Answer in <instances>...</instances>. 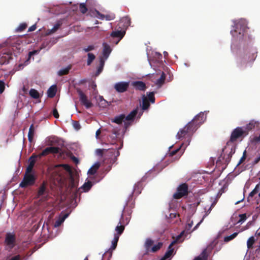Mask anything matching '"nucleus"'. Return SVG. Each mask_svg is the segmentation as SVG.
Listing matches in <instances>:
<instances>
[{
    "label": "nucleus",
    "mask_w": 260,
    "mask_h": 260,
    "mask_svg": "<svg viewBox=\"0 0 260 260\" xmlns=\"http://www.w3.org/2000/svg\"><path fill=\"white\" fill-rule=\"evenodd\" d=\"M196 131V127L192 125L191 123H188L183 128L180 129L177 133V137L179 139L183 138L187 139V141L184 143V148L189 145L191 137L192 134Z\"/></svg>",
    "instance_id": "obj_1"
},
{
    "label": "nucleus",
    "mask_w": 260,
    "mask_h": 260,
    "mask_svg": "<svg viewBox=\"0 0 260 260\" xmlns=\"http://www.w3.org/2000/svg\"><path fill=\"white\" fill-rule=\"evenodd\" d=\"M247 29L246 22L240 20L235 24V29L231 30V32L234 37L241 38L244 35Z\"/></svg>",
    "instance_id": "obj_2"
},
{
    "label": "nucleus",
    "mask_w": 260,
    "mask_h": 260,
    "mask_svg": "<svg viewBox=\"0 0 260 260\" xmlns=\"http://www.w3.org/2000/svg\"><path fill=\"white\" fill-rule=\"evenodd\" d=\"M247 136V133L242 126L235 128L231 133L230 141L234 142L238 140H242Z\"/></svg>",
    "instance_id": "obj_3"
},
{
    "label": "nucleus",
    "mask_w": 260,
    "mask_h": 260,
    "mask_svg": "<svg viewBox=\"0 0 260 260\" xmlns=\"http://www.w3.org/2000/svg\"><path fill=\"white\" fill-rule=\"evenodd\" d=\"M36 176L31 173L25 172L22 181L19 184V187L25 188L28 186L33 185L36 181Z\"/></svg>",
    "instance_id": "obj_4"
},
{
    "label": "nucleus",
    "mask_w": 260,
    "mask_h": 260,
    "mask_svg": "<svg viewBox=\"0 0 260 260\" xmlns=\"http://www.w3.org/2000/svg\"><path fill=\"white\" fill-rule=\"evenodd\" d=\"M185 233V231H182L179 235H178L176 237V239L173 241L169 245L168 247V249L165 254L164 256L160 259V260H166V259L169 258L173 254L174 251V248H172V246L177 242H180L181 238L184 236Z\"/></svg>",
    "instance_id": "obj_5"
},
{
    "label": "nucleus",
    "mask_w": 260,
    "mask_h": 260,
    "mask_svg": "<svg viewBox=\"0 0 260 260\" xmlns=\"http://www.w3.org/2000/svg\"><path fill=\"white\" fill-rule=\"evenodd\" d=\"M188 193V185L186 183H183L178 186L177 191L173 194V198L175 199H180L184 196H187Z\"/></svg>",
    "instance_id": "obj_6"
},
{
    "label": "nucleus",
    "mask_w": 260,
    "mask_h": 260,
    "mask_svg": "<svg viewBox=\"0 0 260 260\" xmlns=\"http://www.w3.org/2000/svg\"><path fill=\"white\" fill-rule=\"evenodd\" d=\"M16 238L14 234L7 233L5 239V244L7 249H12L16 245Z\"/></svg>",
    "instance_id": "obj_7"
},
{
    "label": "nucleus",
    "mask_w": 260,
    "mask_h": 260,
    "mask_svg": "<svg viewBox=\"0 0 260 260\" xmlns=\"http://www.w3.org/2000/svg\"><path fill=\"white\" fill-rule=\"evenodd\" d=\"M77 92L79 96L80 101L82 105H84L86 109H89L92 107V103L88 100L87 96L80 89H77Z\"/></svg>",
    "instance_id": "obj_8"
},
{
    "label": "nucleus",
    "mask_w": 260,
    "mask_h": 260,
    "mask_svg": "<svg viewBox=\"0 0 260 260\" xmlns=\"http://www.w3.org/2000/svg\"><path fill=\"white\" fill-rule=\"evenodd\" d=\"M206 117L204 113L201 112L197 115L189 123H191L192 125L196 127V130L204 122Z\"/></svg>",
    "instance_id": "obj_9"
},
{
    "label": "nucleus",
    "mask_w": 260,
    "mask_h": 260,
    "mask_svg": "<svg viewBox=\"0 0 260 260\" xmlns=\"http://www.w3.org/2000/svg\"><path fill=\"white\" fill-rule=\"evenodd\" d=\"M47 183L46 181H44L38 188V190L37 193V198H40L41 197L46 195V196L44 197V200H47L48 190L47 188Z\"/></svg>",
    "instance_id": "obj_10"
},
{
    "label": "nucleus",
    "mask_w": 260,
    "mask_h": 260,
    "mask_svg": "<svg viewBox=\"0 0 260 260\" xmlns=\"http://www.w3.org/2000/svg\"><path fill=\"white\" fill-rule=\"evenodd\" d=\"M60 149L57 147H49L45 148L41 153L36 155L37 157L41 158L49 154H57L59 152Z\"/></svg>",
    "instance_id": "obj_11"
},
{
    "label": "nucleus",
    "mask_w": 260,
    "mask_h": 260,
    "mask_svg": "<svg viewBox=\"0 0 260 260\" xmlns=\"http://www.w3.org/2000/svg\"><path fill=\"white\" fill-rule=\"evenodd\" d=\"M129 87V82H119L115 83L114 85V89L116 91L119 93H123L127 91Z\"/></svg>",
    "instance_id": "obj_12"
},
{
    "label": "nucleus",
    "mask_w": 260,
    "mask_h": 260,
    "mask_svg": "<svg viewBox=\"0 0 260 260\" xmlns=\"http://www.w3.org/2000/svg\"><path fill=\"white\" fill-rule=\"evenodd\" d=\"M12 54L11 53H4L0 55V66L8 64L10 60L12 59Z\"/></svg>",
    "instance_id": "obj_13"
},
{
    "label": "nucleus",
    "mask_w": 260,
    "mask_h": 260,
    "mask_svg": "<svg viewBox=\"0 0 260 260\" xmlns=\"http://www.w3.org/2000/svg\"><path fill=\"white\" fill-rule=\"evenodd\" d=\"M184 144V143H182L179 148L172 151L169 154L170 156H173L176 155V158L178 159L185 150L184 149L185 146Z\"/></svg>",
    "instance_id": "obj_14"
},
{
    "label": "nucleus",
    "mask_w": 260,
    "mask_h": 260,
    "mask_svg": "<svg viewBox=\"0 0 260 260\" xmlns=\"http://www.w3.org/2000/svg\"><path fill=\"white\" fill-rule=\"evenodd\" d=\"M132 85L136 90H138L140 91H145L146 89V84L143 81H134L132 83Z\"/></svg>",
    "instance_id": "obj_15"
},
{
    "label": "nucleus",
    "mask_w": 260,
    "mask_h": 260,
    "mask_svg": "<svg viewBox=\"0 0 260 260\" xmlns=\"http://www.w3.org/2000/svg\"><path fill=\"white\" fill-rule=\"evenodd\" d=\"M103 50L102 52V57L108 58L112 51V49L109 44L106 43H103Z\"/></svg>",
    "instance_id": "obj_16"
},
{
    "label": "nucleus",
    "mask_w": 260,
    "mask_h": 260,
    "mask_svg": "<svg viewBox=\"0 0 260 260\" xmlns=\"http://www.w3.org/2000/svg\"><path fill=\"white\" fill-rule=\"evenodd\" d=\"M36 155L33 154L29 158V163L28 166H27L26 172L27 173H31L32 171L33 168L36 163V158H37Z\"/></svg>",
    "instance_id": "obj_17"
},
{
    "label": "nucleus",
    "mask_w": 260,
    "mask_h": 260,
    "mask_svg": "<svg viewBox=\"0 0 260 260\" xmlns=\"http://www.w3.org/2000/svg\"><path fill=\"white\" fill-rule=\"evenodd\" d=\"M226 149H227L226 147H225L223 149V150H222L223 151V153L221 154V156L220 157V158L222 157L223 159H224L225 163L228 164L230 161L231 158V157L232 156V155L234 153V152H233L232 149H231L230 151L228 153L225 154L224 153V151Z\"/></svg>",
    "instance_id": "obj_18"
},
{
    "label": "nucleus",
    "mask_w": 260,
    "mask_h": 260,
    "mask_svg": "<svg viewBox=\"0 0 260 260\" xmlns=\"http://www.w3.org/2000/svg\"><path fill=\"white\" fill-rule=\"evenodd\" d=\"M154 244V241L150 239L147 238L144 245V247L145 249L146 252L144 254H148L149 252H151V249Z\"/></svg>",
    "instance_id": "obj_19"
},
{
    "label": "nucleus",
    "mask_w": 260,
    "mask_h": 260,
    "mask_svg": "<svg viewBox=\"0 0 260 260\" xmlns=\"http://www.w3.org/2000/svg\"><path fill=\"white\" fill-rule=\"evenodd\" d=\"M125 213H126V210L124 209L123 211L122 214H121V218L120 219L119 224H123L125 225V224H127L128 223V222L130 220V218H131V217H130L131 213H128V215L126 216L125 217V218H124V216H125Z\"/></svg>",
    "instance_id": "obj_20"
},
{
    "label": "nucleus",
    "mask_w": 260,
    "mask_h": 260,
    "mask_svg": "<svg viewBox=\"0 0 260 260\" xmlns=\"http://www.w3.org/2000/svg\"><path fill=\"white\" fill-rule=\"evenodd\" d=\"M119 238V237L118 236V235L114 236V238L112 241V245H111V247L109 248L108 251H107V252H109L110 256H112V251L113 250H114L117 246V242L118 241Z\"/></svg>",
    "instance_id": "obj_21"
},
{
    "label": "nucleus",
    "mask_w": 260,
    "mask_h": 260,
    "mask_svg": "<svg viewBox=\"0 0 260 260\" xmlns=\"http://www.w3.org/2000/svg\"><path fill=\"white\" fill-rule=\"evenodd\" d=\"M57 91L56 85L50 86L47 90V95L49 98H52L55 96Z\"/></svg>",
    "instance_id": "obj_22"
},
{
    "label": "nucleus",
    "mask_w": 260,
    "mask_h": 260,
    "mask_svg": "<svg viewBox=\"0 0 260 260\" xmlns=\"http://www.w3.org/2000/svg\"><path fill=\"white\" fill-rule=\"evenodd\" d=\"M256 122L254 120H251L249 123L247 124L245 126H242L245 131H246L247 133V135L249 134V131L252 130L255 127V124Z\"/></svg>",
    "instance_id": "obj_23"
},
{
    "label": "nucleus",
    "mask_w": 260,
    "mask_h": 260,
    "mask_svg": "<svg viewBox=\"0 0 260 260\" xmlns=\"http://www.w3.org/2000/svg\"><path fill=\"white\" fill-rule=\"evenodd\" d=\"M97 14L99 16V17L101 19H104L105 18L107 20H112L115 18L114 14H108V15H103L101 14L99 11H96Z\"/></svg>",
    "instance_id": "obj_24"
},
{
    "label": "nucleus",
    "mask_w": 260,
    "mask_h": 260,
    "mask_svg": "<svg viewBox=\"0 0 260 260\" xmlns=\"http://www.w3.org/2000/svg\"><path fill=\"white\" fill-rule=\"evenodd\" d=\"M125 31L121 30H117L112 31L111 34V36L113 38H118L121 40L124 36Z\"/></svg>",
    "instance_id": "obj_25"
},
{
    "label": "nucleus",
    "mask_w": 260,
    "mask_h": 260,
    "mask_svg": "<svg viewBox=\"0 0 260 260\" xmlns=\"http://www.w3.org/2000/svg\"><path fill=\"white\" fill-rule=\"evenodd\" d=\"M125 116L124 114H122L118 116L115 117L113 120H112V122H115L118 124H120L122 123L123 121L125 120Z\"/></svg>",
    "instance_id": "obj_26"
},
{
    "label": "nucleus",
    "mask_w": 260,
    "mask_h": 260,
    "mask_svg": "<svg viewBox=\"0 0 260 260\" xmlns=\"http://www.w3.org/2000/svg\"><path fill=\"white\" fill-rule=\"evenodd\" d=\"M100 167V162H96L92 167L88 171V174L89 175H94L97 172Z\"/></svg>",
    "instance_id": "obj_27"
},
{
    "label": "nucleus",
    "mask_w": 260,
    "mask_h": 260,
    "mask_svg": "<svg viewBox=\"0 0 260 260\" xmlns=\"http://www.w3.org/2000/svg\"><path fill=\"white\" fill-rule=\"evenodd\" d=\"M35 134V128L33 124H31L29 128L28 133V140L29 142L31 143L34 139Z\"/></svg>",
    "instance_id": "obj_28"
},
{
    "label": "nucleus",
    "mask_w": 260,
    "mask_h": 260,
    "mask_svg": "<svg viewBox=\"0 0 260 260\" xmlns=\"http://www.w3.org/2000/svg\"><path fill=\"white\" fill-rule=\"evenodd\" d=\"M137 113H138L137 109L133 110L126 116H125V120H127V121L134 120V119L135 118Z\"/></svg>",
    "instance_id": "obj_29"
},
{
    "label": "nucleus",
    "mask_w": 260,
    "mask_h": 260,
    "mask_svg": "<svg viewBox=\"0 0 260 260\" xmlns=\"http://www.w3.org/2000/svg\"><path fill=\"white\" fill-rule=\"evenodd\" d=\"M93 185V183L90 181L85 182L82 186L81 188L83 189L84 191H88Z\"/></svg>",
    "instance_id": "obj_30"
},
{
    "label": "nucleus",
    "mask_w": 260,
    "mask_h": 260,
    "mask_svg": "<svg viewBox=\"0 0 260 260\" xmlns=\"http://www.w3.org/2000/svg\"><path fill=\"white\" fill-rule=\"evenodd\" d=\"M124 230V225L123 224H119L115 228V231L116 232V234H115L114 235H118L119 237V236L122 234Z\"/></svg>",
    "instance_id": "obj_31"
},
{
    "label": "nucleus",
    "mask_w": 260,
    "mask_h": 260,
    "mask_svg": "<svg viewBox=\"0 0 260 260\" xmlns=\"http://www.w3.org/2000/svg\"><path fill=\"white\" fill-rule=\"evenodd\" d=\"M150 107L149 101L144 95L142 98V109L145 110L148 109Z\"/></svg>",
    "instance_id": "obj_32"
},
{
    "label": "nucleus",
    "mask_w": 260,
    "mask_h": 260,
    "mask_svg": "<svg viewBox=\"0 0 260 260\" xmlns=\"http://www.w3.org/2000/svg\"><path fill=\"white\" fill-rule=\"evenodd\" d=\"M29 94L30 96L34 99H38L40 98V95L39 92L37 90L33 88L29 90Z\"/></svg>",
    "instance_id": "obj_33"
},
{
    "label": "nucleus",
    "mask_w": 260,
    "mask_h": 260,
    "mask_svg": "<svg viewBox=\"0 0 260 260\" xmlns=\"http://www.w3.org/2000/svg\"><path fill=\"white\" fill-rule=\"evenodd\" d=\"M166 79V74L164 72H162L160 77L156 80V84L161 86L165 82Z\"/></svg>",
    "instance_id": "obj_34"
},
{
    "label": "nucleus",
    "mask_w": 260,
    "mask_h": 260,
    "mask_svg": "<svg viewBox=\"0 0 260 260\" xmlns=\"http://www.w3.org/2000/svg\"><path fill=\"white\" fill-rule=\"evenodd\" d=\"M207 253L206 249H205L202 252L201 256L196 257L193 260H207Z\"/></svg>",
    "instance_id": "obj_35"
},
{
    "label": "nucleus",
    "mask_w": 260,
    "mask_h": 260,
    "mask_svg": "<svg viewBox=\"0 0 260 260\" xmlns=\"http://www.w3.org/2000/svg\"><path fill=\"white\" fill-rule=\"evenodd\" d=\"M71 66H70L67 67L66 68L62 69L58 71V75L60 76L67 75L69 73V71L71 70Z\"/></svg>",
    "instance_id": "obj_36"
},
{
    "label": "nucleus",
    "mask_w": 260,
    "mask_h": 260,
    "mask_svg": "<svg viewBox=\"0 0 260 260\" xmlns=\"http://www.w3.org/2000/svg\"><path fill=\"white\" fill-rule=\"evenodd\" d=\"M68 215L67 214H65L63 217H61L59 218L58 219H57L56 221H55L54 223V226L55 227H58L64 221V219L67 217Z\"/></svg>",
    "instance_id": "obj_37"
},
{
    "label": "nucleus",
    "mask_w": 260,
    "mask_h": 260,
    "mask_svg": "<svg viewBox=\"0 0 260 260\" xmlns=\"http://www.w3.org/2000/svg\"><path fill=\"white\" fill-rule=\"evenodd\" d=\"M88 59L87 60V65L90 66L92 62L94 60L95 56L92 53H88Z\"/></svg>",
    "instance_id": "obj_38"
},
{
    "label": "nucleus",
    "mask_w": 260,
    "mask_h": 260,
    "mask_svg": "<svg viewBox=\"0 0 260 260\" xmlns=\"http://www.w3.org/2000/svg\"><path fill=\"white\" fill-rule=\"evenodd\" d=\"M162 246V243L158 242L157 244L153 246L151 249V252H156L159 250Z\"/></svg>",
    "instance_id": "obj_39"
},
{
    "label": "nucleus",
    "mask_w": 260,
    "mask_h": 260,
    "mask_svg": "<svg viewBox=\"0 0 260 260\" xmlns=\"http://www.w3.org/2000/svg\"><path fill=\"white\" fill-rule=\"evenodd\" d=\"M62 23L60 22H58L57 23H56L53 28L49 30V32H48V34H51L54 32H55L61 26Z\"/></svg>",
    "instance_id": "obj_40"
},
{
    "label": "nucleus",
    "mask_w": 260,
    "mask_h": 260,
    "mask_svg": "<svg viewBox=\"0 0 260 260\" xmlns=\"http://www.w3.org/2000/svg\"><path fill=\"white\" fill-rule=\"evenodd\" d=\"M256 56V52H253L251 54L248 55V58L247 55H246V56L245 57H244V58L247 59V61H253L255 60Z\"/></svg>",
    "instance_id": "obj_41"
},
{
    "label": "nucleus",
    "mask_w": 260,
    "mask_h": 260,
    "mask_svg": "<svg viewBox=\"0 0 260 260\" xmlns=\"http://www.w3.org/2000/svg\"><path fill=\"white\" fill-rule=\"evenodd\" d=\"M254 242H255V239H254V237H253V236L250 237L248 239L247 242V246L248 249H250V248H252V246H253V244L254 243Z\"/></svg>",
    "instance_id": "obj_42"
},
{
    "label": "nucleus",
    "mask_w": 260,
    "mask_h": 260,
    "mask_svg": "<svg viewBox=\"0 0 260 260\" xmlns=\"http://www.w3.org/2000/svg\"><path fill=\"white\" fill-rule=\"evenodd\" d=\"M238 235V233H234L231 235L226 236L224 238V241L225 242H228L231 240L234 239Z\"/></svg>",
    "instance_id": "obj_43"
},
{
    "label": "nucleus",
    "mask_w": 260,
    "mask_h": 260,
    "mask_svg": "<svg viewBox=\"0 0 260 260\" xmlns=\"http://www.w3.org/2000/svg\"><path fill=\"white\" fill-rule=\"evenodd\" d=\"M148 101L151 103L155 102V97L154 92H150L148 94Z\"/></svg>",
    "instance_id": "obj_44"
},
{
    "label": "nucleus",
    "mask_w": 260,
    "mask_h": 260,
    "mask_svg": "<svg viewBox=\"0 0 260 260\" xmlns=\"http://www.w3.org/2000/svg\"><path fill=\"white\" fill-rule=\"evenodd\" d=\"M79 9L80 12L83 14H85L87 11L86 6L84 3L80 4L79 6Z\"/></svg>",
    "instance_id": "obj_45"
},
{
    "label": "nucleus",
    "mask_w": 260,
    "mask_h": 260,
    "mask_svg": "<svg viewBox=\"0 0 260 260\" xmlns=\"http://www.w3.org/2000/svg\"><path fill=\"white\" fill-rule=\"evenodd\" d=\"M27 24L26 23H21L17 28L16 30L18 32H21L26 29Z\"/></svg>",
    "instance_id": "obj_46"
},
{
    "label": "nucleus",
    "mask_w": 260,
    "mask_h": 260,
    "mask_svg": "<svg viewBox=\"0 0 260 260\" xmlns=\"http://www.w3.org/2000/svg\"><path fill=\"white\" fill-rule=\"evenodd\" d=\"M240 219L238 220V223H243L244 221H245L247 218L246 214H242L239 215Z\"/></svg>",
    "instance_id": "obj_47"
},
{
    "label": "nucleus",
    "mask_w": 260,
    "mask_h": 260,
    "mask_svg": "<svg viewBox=\"0 0 260 260\" xmlns=\"http://www.w3.org/2000/svg\"><path fill=\"white\" fill-rule=\"evenodd\" d=\"M246 158V151L245 150L243 152V155L241 157V158H240V159L238 164V165H240V164L243 163L245 161Z\"/></svg>",
    "instance_id": "obj_48"
},
{
    "label": "nucleus",
    "mask_w": 260,
    "mask_h": 260,
    "mask_svg": "<svg viewBox=\"0 0 260 260\" xmlns=\"http://www.w3.org/2000/svg\"><path fill=\"white\" fill-rule=\"evenodd\" d=\"M5 83L2 81L0 80V94H2L5 90Z\"/></svg>",
    "instance_id": "obj_49"
},
{
    "label": "nucleus",
    "mask_w": 260,
    "mask_h": 260,
    "mask_svg": "<svg viewBox=\"0 0 260 260\" xmlns=\"http://www.w3.org/2000/svg\"><path fill=\"white\" fill-rule=\"evenodd\" d=\"M73 125L74 127L77 130H78L81 128V126H80L79 122L77 121H73Z\"/></svg>",
    "instance_id": "obj_50"
},
{
    "label": "nucleus",
    "mask_w": 260,
    "mask_h": 260,
    "mask_svg": "<svg viewBox=\"0 0 260 260\" xmlns=\"http://www.w3.org/2000/svg\"><path fill=\"white\" fill-rule=\"evenodd\" d=\"M107 59V58H104V57H102V56H100V64H99V66L104 67V65H105V61Z\"/></svg>",
    "instance_id": "obj_51"
},
{
    "label": "nucleus",
    "mask_w": 260,
    "mask_h": 260,
    "mask_svg": "<svg viewBox=\"0 0 260 260\" xmlns=\"http://www.w3.org/2000/svg\"><path fill=\"white\" fill-rule=\"evenodd\" d=\"M94 49V46L93 45H89L86 48H83V50L85 52H89Z\"/></svg>",
    "instance_id": "obj_52"
},
{
    "label": "nucleus",
    "mask_w": 260,
    "mask_h": 260,
    "mask_svg": "<svg viewBox=\"0 0 260 260\" xmlns=\"http://www.w3.org/2000/svg\"><path fill=\"white\" fill-rule=\"evenodd\" d=\"M70 187L71 188V189L74 188L75 187H76V185H75V182H74V179L73 177L71 178V182H70Z\"/></svg>",
    "instance_id": "obj_53"
},
{
    "label": "nucleus",
    "mask_w": 260,
    "mask_h": 260,
    "mask_svg": "<svg viewBox=\"0 0 260 260\" xmlns=\"http://www.w3.org/2000/svg\"><path fill=\"white\" fill-rule=\"evenodd\" d=\"M103 68H104V67L99 66L98 67L97 71L96 72L95 75L99 76L101 73V72L103 71Z\"/></svg>",
    "instance_id": "obj_54"
},
{
    "label": "nucleus",
    "mask_w": 260,
    "mask_h": 260,
    "mask_svg": "<svg viewBox=\"0 0 260 260\" xmlns=\"http://www.w3.org/2000/svg\"><path fill=\"white\" fill-rule=\"evenodd\" d=\"M53 116L56 118H58L59 116V114L58 113V111L56 109L54 108L53 110Z\"/></svg>",
    "instance_id": "obj_55"
},
{
    "label": "nucleus",
    "mask_w": 260,
    "mask_h": 260,
    "mask_svg": "<svg viewBox=\"0 0 260 260\" xmlns=\"http://www.w3.org/2000/svg\"><path fill=\"white\" fill-rule=\"evenodd\" d=\"M80 188L78 189H76L75 191L73 192L72 197L74 199H76L78 196V194L79 193Z\"/></svg>",
    "instance_id": "obj_56"
},
{
    "label": "nucleus",
    "mask_w": 260,
    "mask_h": 260,
    "mask_svg": "<svg viewBox=\"0 0 260 260\" xmlns=\"http://www.w3.org/2000/svg\"><path fill=\"white\" fill-rule=\"evenodd\" d=\"M122 22H123V21H125V22H126V24L125 25V26H127L128 25H129V23H130V20L128 19L127 17H124V18H123L121 20Z\"/></svg>",
    "instance_id": "obj_57"
},
{
    "label": "nucleus",
    "mask_w": 260,
    "mask_h": 260,
    "mask_svg": "<svg viewBox=\"0 0 260 260\" xmlns=\"http://www.w3.org/2000/svg\"><path fill=\"white\" fill-rule=\"evenodd\" d=\"M62 167L67 171H71V167L68 164H63L61 165Z\"/></svg>",
    "instance_id": "obj_58"
},
{
    "label": "nucleus",
    "mask_w": 260,
    "mask_h": 260,
    "mask_svg": "<svg viewBox=\"0 0 260 260\" xmlns=\"http://www.w3.org/2000/svg\"><path fill=\"white\" fill-rule=\"evenodd\" d=\"M9 260H21V256L20 255H17L12 257Z\"/></svg>",
    "instance_id": "obj_59"
},
{
    "label": "nucleus",
    "mask_w": 260,
    "mask_h": 260,
    "mask_svg": "<svg viewBox=\"0 0 260 260\" xmlns=\"http://www.w3.org/2000/svg\"><path fill=\"white\" fill-rule=\"evenodd\" d=\"M36 29V25H33L31 26L28 28V32L32 31L35 30Z\"/></svg>",
    "instance_id": "obj_60"
},
{
    "label": "nucleus",
    "mask_w": 260,
    "mask_h": 260,
    "mask_svg": "<svg viewBox=\"0 0 260 260\" xmlns=\"http://www.w3.org/2000/svg\"><path fill=\"white\" fill-rule=\"evenodd\" d=\"M37 50H33L32 51H30L29 53H28V56L30 58L32 55L36 54L37 53Z\"/></svg>",
    "instance_id": "obj_61"
},
{
    "label": "nucleus",
    "mask_w": 260,
    "mask_h": 260,
    "mask_svg": "<svg viewBox=\"0 0 260 260\" xmlns=\"http://www.w3.org/2000/svg\"><path fill=\"white\" fill-rule=\"evenodd\" d=\"M99 99L100 100V102H102V104H106V101L103 99V97L102 96H100Z\"/></svg>",
    "instance_id": "obj_62"
},
{
    "label": "nucleus",
    "mask_w": 260,
    "mask_h": 260,
    "mask_svg": "<svg viewBox=\"0 0 260 260\" xmlns=\"http://www.w3.org/2000/svg\"><path fill=\"white\" fill-rule=\"evenodd\" d=\"M260 161V155L257 157H256L254 160V164H257L259 161Z\"/></svg>",
    "instance_id": "obj_63"
},
{
    "label": "nucleus",
    "mask_w": 260,
    "mask_h": 260,
    "mask_svg": "<svg viewBox=\"0 0 260 260\" xmlns=\"http://www.w3.org/2000/svg\"><path fill=\"white\" fill-rule=\"evenodd\" d=\"M255 189H256L257 191H258V190L260 189V183H259L258 184H256V185L255 186Z\"/></svg>",
    "instance_id": "obj_64"
}]
</instances>
